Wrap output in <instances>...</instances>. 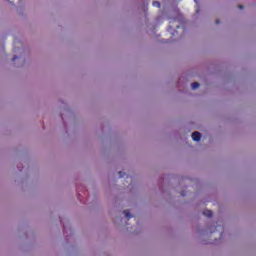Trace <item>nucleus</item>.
<instances>
[{
    "label": "nucleus",
    "mask_w": 256,
    "mask_h": 256,
    "mask_svg": "<svg viewBox=\"0 0 256 256\" xmlns=\"http://www.w3.org/2000/svg\"><path fill=\"white\" fill-rule=\"evenodd\" d=\"M203 213L206 217H213V212H211V210H205Z\"/></svg>",
    "instance_id": "obj_2"
},
{
    "label": "nucleus",
    "mask_w": 256,
    "mask_h": 256,
    "mask_svg": "<svg viewBox=\"0 0 256 256\" xmlns=\"http://www.w3.org/2000/svg\"><path fill=\"white\" fill-rule=\"evenodd\" d=\"M153 7H161V4L158 1H154Z\"/></svg>",
    "instance_id": "obj_4"
},
{
    "label": "nucleus",
    "mask_w": 256,
    "mask_h": 256,
    "mask_svg": "<svg viewBox=\"0 0 256 256\" xmlns=\"http://www.w3.org/2000/svg\"><path fill=\"white\" fill-rule=\"evenodd\" d=\"M192 139L193 141H201V133L199 132L192 133Z\"/></svg>",
    "instance_id": "obj_1"
},
{
    "label": "nucleus",
    "mask_w": 256,
    "mask_h": 256,
    "mask_svg": "<svg viewBox=\"0 0 256 256\" xmlns=\"http://www.w3.org/2000/svg\"><path fill=\"white\" fill-rule=\"evenodd\" d=\"M125 216L128 217V219H131V214H129V211H124Z\"/></svg>",
    "instance_id": "obj_5"
},
{
    "label": "nucleus",
    "mask_w": 256,
    "mask_h": 256,
    "mask_svg": "<svg viewBox=\"0 0 256 256\" xmlns=\"http://www.w3.org/2000/svg\"><path fill=\"white\" fill-rule=\"evenodd\" d=\"M192 89H199V83L194 82L191 84Z\"/></svg>",
    "instance_id": "obj_3"
}]
</instances>
